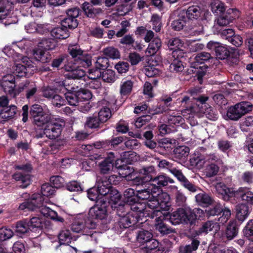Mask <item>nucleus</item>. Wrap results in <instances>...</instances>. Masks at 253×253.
<instances>
[{"label":"nucleus","instance_id":"f704fd0d","mask_svg":"<svg viewBox=\"0 0 253 253\" xmlns=\"http://www.w3.org/2000/svg\"><path fill=\"white\" fill-rule=\"evenodd\" d=\"M218 228V225L215 222L209 221L205 223L202 226L196 231V235H199L202 233L207 234L213 229L216 231Z\"/></svg>","mask_w":253,"mask_h":253},{"label":"nucleus","instance_id":"423d86ee","mask_svg":"<svg viewBox=\"0 0 253 253\" xmlns=\"http://www.w3.org/2000/svg\"><path fill=\"white\" fill-rule=\"evenodd\" d=\"M203 113L206 117L211 120H215L217 118V112L216 110L209 105H205V108L201 109L200 105H193L187 107L181 111V114L185 116V114H195Z\"/></svg>","mask_w":253,"mask_h":253},{"label":"nucleus","instance_id":"37998d69","mask_svg":"<svg viewBox=\"0 0 253 253\" xmlns=\"http://www.w3.org/2000/svg\"><path fill=\"white\" fill-rule=\"evenodd\" d=\"M176 143L174 139L165 138L158 142V148L164 149L166 151H169L172 149V146Z\"/></svg>","mask_w":253,"mask_h":253},{"label":"nucleus","instance_id":"09e8293b","mask_svg":"<svg viewBox=\"0 0 253 253\" xmlns=\"http://www.w3.org/2000/svg\"><path fill=\"white\" fill-rule=\"evenodd\" d=\"M187 21V18L184 14H180L176 19L171 23L172 28L176 31H180L183 29Z\"/></svg>","mask_w":253,"mask_h":253},{"label":"nucleus","instance_id":"4be33fe9","mask_svg":"<svg viewBox=\"0 0 253 253\" xmlns=\"http://www.w3.org/2000/svg\"><path fill=\"white\" fill-rule=\"evenodd\" d=\"M17 113V107L15 105H10L2 109L0 112V117L3 121L6 122L15 117Z\"/></svg>","mask_w":253,"mask_h":253},{"label":"nucleus","instance_id":"473e14b6","mask_svg":"<svg viewBox=\"0 0 253 253\" xmlns=\"http://www.w3.org/2000/svg\"><path fill=\"white\" fill-rule=\"evenodd\" d=\"M57 46L56 41L51 38L43 39L38 43V47L46 51L52 50Z\"/></svg>","mask_w":253,"mask_h":253},{"label":"nucleus","instance_id":"f8f14e48","mask_svg":"<svg viewBox=\"0 0 253 253\" xmlns=\"http://www.w3.org/2000/svg\"><path fill=\"white\" fill-rule=\"evenodd\" d=\"M45 135L49 139H54L61 134L62 125L55 121H51L44 127Z\"/></svg>","mask_w":253,"mask_h":253},{"label":"nucleus","instance_id":"9d476101","mask_svg":"<svg viewBox=\"0 0 253 253\" xmlns=\"http://www.w3.org/2000/svg\"><path fill=\"white\" fill-rule=\"evenodd\" d=\"M96 226V223L92 220L88 219L84 221L83 220L75 221L72 226L73 232L80 233L83 235H91L90 229H93Z\"/></svg>","mask_w":253,"mask_h":253},{"label":"nucleus","instance_id":"c85d7f7f","mask_svg":"<svg viewBox=\"0 0 253 253\" xmlns=\"http://www.w3.org/2000/svg\"><path fill=\"white\" fill-rule=\"evenodd\" d=\"M136 195L137 199V203L139 204H144L145 206H150L148 202H146L147 200L151 198L150 189L149 188L142 190H138Z\"/></svg>","mask_w":253,"mask_h":253},{"label":"nucleus","instance_id":"5fc2aeb1","mask_svg":"<svg viewBox=\"0 0 253 253\" xmlns=\"http://www.w3.org/2000/svg\"><path fill=\"white\" fill-rule=\"evenodd\" d=\"M140 173L144 175L143 177L145 180L152 182V179L154 178L151 175L152 173L155 172V168L151 166L147 167H145L140 170Z\"/></svg>","mask_w":253,"mask_h":253},{"label":"nucleus","instance_id":"6e6d98bb","mask_svg":"<svg viewBox=\"0 0 253 253\" xmlns=\"http://www.w3.org/2000/svg\"><path fill=\"white\" fill-rule=\"evenodd\" d=\"M167 45L170 50H175L180 49L183 45V42L178 38H173L167 42Z\"/></svg>","mask_w":253,"mask_h":253},{"label":"nucleus","instance_id":"f03ea898","mask_svg":"<svg viewBox=\"0 0 253 253\" xmlns=\"http://www.w3.org/2000/svg\"><path fill=\"white\" fill-rule=\"evenodd\" d=\"M55 191L54 187L49 183H45L41 187V193L42 195L39 193H35L30 195L28 193H24L22 197L25 199V202L20 206H46L47 204H53L49 200L48 197L52 195Z\"/></svg>","mask_w":253,"mask_h":253},{"label":"nucleus","instance_id":"58836bf2","mask_svg":"<svg viewBox=\"0 0 253 253\" xmlns=\"http://www.w3.org/2000/svg\"><path fill=\"white\" fill-rule=\"evenodd\" d=\"M30 230L28 221L24 220L18 222L15 226V232L18 236L27 233Z\"/></svg>","mask_w":253,"mask_h":253},{"label":"nucleus","instance_id":"6ab92c4d","mask_svg":"<svg viewBox=\"0 0 253 253\" xmlns=\"http://www.w3.org/2000/svg\"><path fill=\"white\" fill-rule=\"evenodd\" d=\"M104 196L106 198V204L108 203L110 206L117 204L119 206L120 203H123V200H121L122 196L121 194L115 188L112 189L108 193Z\"/></svg>","mask_w":253,"mask_h":253},{"label":"nucleus","instance_id":"2eb2a0df","mask_svg":"<svg viewBox=\"0 0 253 253\" xmlns=\"http://www.w3.org/2000/svg\"><path fill=\"white\" fill-rule=\"evenodd\" d=\"M64 68L65 71L69 72L68 76L72 79H80L85 75V72L84 70L70 65V62L65 64Z\"/></svg>","mask_w":253,"mask_h":253},{"label":"nucleus","instance_id":"ea45409f","mask_svg":"<svg viewBox=\"0 0 253 253\" xmlns=\"http://www.w3.org/2000/svg\"><path fill=\"white\" fill-rule=\"evenodd\" d=\"M238 233V228L237 227L236 222L231 221L228 225L225 232V236L228 240H231L235 238Z\"/></svg>","mask_w":253,"mask_h":253},{"label":"nucleus","instance_id":"ddd939ff","mask_svg":"<svg viewBox=\"0 0 253 253\" xmlns=\"http://www.w3.org/2000/svg\"><path fill=\"white\" fill-rule=\"evenodd\" d=\"M96 188L98 190L99 194L104 196L114 188L108 182V177L104 175H98L96 177Z\"/></svg>","mask_w":253,"mask_h":253},{"label":"nucleus","instance_id":"c9c22d12","mask_svg":"<svg viewBox=\"0 0 253 253\" xmlns=\"http://www.w3.org/2000/svg\"><path fill=\"white\" fill-rule=\"evenodd\" d=\"M13 178L16 181H21L22 185L20 187L22 188H26L31 183L30 175L27 173L17 172L13 175Z\"/></svg>","mask_w":253,"mask_h":253},{"label":"nucleus","instance_id":"052dcab7","mask_svg":"<svg viewBox=\"0 0 253 253\" xmlns=\"http://www.w3.org/2000/svg\"><path fill=\"white\" fill-rule=\"evenodd\" d=\"M111 116V111L107 107H103L98 113V118L102 124L106 122Z\"/></svg>","mask_w":253,"mask_h":253},{"label":"nucleus","instance_id":"bb28decb","mask_svg":"<svg viewBox=\"0 0 253 253\" xmlns=\"http://www.w3.org/2000/svg\"><path fill=\"white\" fill-rule=\"evenodd\" d=\"M190 165L192 166L196 167L199 169L203 168L206 159L204 155L200 153H194L189 160Z\"/></svg>","mask_w":253,"mask_h":253},{"label":"nucleus","instance_id":"b1692460","mask_svg":"<svg viewBox=\"0 0 253 253\" xmlns=\"http://www.w3.org/2000/svg\"><path fill=\"white\" fill-rule=\"evenodd\" d=\"M124 140L122 136H119L113 138L111 140L100 142L96 145L97 148L110 149L111 147H114L122 143Z\"/></svg>","mask_w":253,"mask_h":253},{"label":"nucleus","instance_id":"cd10ccee","mask_svg":"<svg viewBox=\"0 0 253 253\" xmlns=\"http://www.w3.org/2000/svg\"><path fill=\"white\" fill-rule=\"evenodd\" d=\"M190 149L186 146H179L173 150V155L175 158L185 160L189 154Z\"/></svg>","mask_w":253,"mask_h":253},{"label":"nucleus","instance_id":"2f4dec72","mask_svg":"<svg viewBox=\"0 0 253 253\" xmlns=\"http://www.w3.org/2000/svg\"><path fill=\"white\" fill-rule=\"evenodd\" d=\"M185 188L192 192H195L197 190V187L190 182L183 175L182 171L175 177Z\"/></svg>","mask_w":253,"mask_h":253},{"label":"nucleus","instance_id":"e2e57ef3","mask_svg":"<svg viewBox=\"0 0 253 253\" xmlns=\"http://www.w3.org/2000/svg\"><path fill=\"white\" fill-rule=\"evenodd\" d=\"M219 169V167L214 164L211 163L206 167L205 169L206 175L208 177H211L216 175Z\"/></svg>","mask_w":253,"mask_h":253},{"label":"nucleus","instance_id":"79ce46f5","mask_svg":"<svg viewBox=\"0 0 253 253\" xmlns=\"http://www.w3.org/2000/svg\"><path fill=\"white\" fill-rule=\"evenodd\" d=\"M102 53L107 59H119L121 56L119 50L113 46H109L104 48Z\"/></svg>","mask_w":253,"mask_h":253},{"label":"nucleus","instance_id":"13d9d810","mask_svg":"<svg viewBox=\"0 0 253 253\" xmlns=\"http://www.w3.org/2000/svg\"><path fill=\"white\" fill-rule=\"evenodd\" d=\"M195 62L202 64L205 62L211 60H216L215 59L213 58L211 54L206 52H201L198 53L194 58Z\"/></svg>","mask_w":253,"mask_h":253},{"label":"nucleus","instance_id":"39448f33","mask_svg":"<svg viewBox=\"0 0 253 253\" xmlns=\"http://www.w3.org/2000/svg\"><path fill=\"white\" fill-rule=\"evenodd\" d=\"M252 109L253 105L250 103L241 102L228 108L227 117L231 120L238 121Z\"/></svg>","mask_w":253,"mask_h":253},{"label":"nucleus","instance_id":"49530a36","mask_svg":"<svg viewBox=\"0 0 253 253\" xmlns=\"http://www.w3.org/2000/svg\"><path fill=\"white\" fill-rule=\"evenodd\" d=\"M201 9L198 6L193 5L188 7L186 12V18L197 19L201 15Z\"/></svg>","mask_w":253,"mask_h":253},{"label":"nucleus","instance_id":"9b49d317","mask_svg":"<svg viewBox=\"0 0 253 253\" xmlns=\"http://www.w3.org/2000/svg\"><path fill=\"white\" fill-rule=\"evenodd\" d=\"M239 15V10L236 9L229 8L217 19V24L222 26H226L232 22L233 20L238 18Z\"/></svg>","mask_w":253,"mask_h":253},{"label":"nucleus","instance_id":"1a4fd4ad","mask_svg":"<svg viewBox=\"0 0 253 253\" xmlns=\"http://www.w3.org/2000/svg\"><path fill=\"white\" fill-rule=\"evenodd\" d=\"M174 180L167 175L166 173H162L154 177L152 179V184L156 186L157 188L168 187L170 185L169 188L171 191H177V187L175 185H171L174 183Z\"/></svg>","mask_w":253,"mask_h":253},{"label":"nucleus","instance_id":"0eeeda50","mask_svg":"<svg viewBox=\"0 0 253 253\" xmlns=\"http://www.w3.org/2000/svg\"><path fill=\"white\" fill-rule=\"evenodd\" d=\"M58 86L61 87L60 89V93L65 94V98L70 105L77 106L78 105L79 99L78 92L74 87L70 88L67 81L59 82Z\"/></svg>","mask_w":253,"mask_h":253},{"label":"nucleus","instance_id":"8fccbe9b","mask_svg":"<svg viewBox=\"0 0 253 253\" xmlns=\"http://www.w3.org/2000/svg\"><path fill=\"white\" fill-rule=\"evenodd\" d=\"M207 253H237L236 250L231 248L229 249L223 248L220 246L211 245L210 246Z\"/></svg>","mask_w":253,"mask_h":253},{"label":"nucleus","instance_id":"c03bdc74","mask_svg":"<svg viewBox=\"0 0 253 253\" xmlns=\"http://www.w3.org/2000/svg\"><path fill=\"white\" fill-rule=\"evenodd\" d=\"M60 244L69 245L73 239L71 232L69 230L64 229L60 231L58 235Z\"/></svg>","mask_w":253,"mask_h":253},{"label":"nucleus","instance_id":"3c124183","mask_svg":"<svg viewBox=\"0 0 253 253\" xmlns=\"http://www.w3.org/2000/svg\"><path fill=\"white\" fill-rule=\"evenodd\" d=\"M31 231H42L43 227L42 220L41 218L37 217L32 218L29 221H28Z\"/></svg>","mask_w":253,"mask_h":253},{"label":"nucleus","instance_id":"0e129e2a","mask_svg":"<svg viewBox=\"0 0 253 253\" xmlns=\"http://www.w3.org/2000/svg\"><path fill=\"white\" fill-rule=\"evenodd\" d=\"M59 87L61 88L60 86ZM60 89L61 88H52L49 86L44 87L42 90L43 96L46 98L51 99L54 96L55 93L58 92V90H59V92H60Z\"/></svg>","mask_w":253,"mask_h":253},{"label":"nucleus","instance_id":"4468645a","mask_svg":"<svg viewBox=\"0 0 253 253\" xmlns=\"http://www.w3.org/2000/svg\"><path fill=\"white\" fill-rule=\"evenodd\" d=\"M87 196L89 200L95 202V204L94 206L106 204V197L99 194L98 190L96 187H92L87 190Z\"/></svg>","mask_w":253,"mask_h":253},{"label":"nucleus","instance_id":"de8ad7c7","mask_svg":"<svg viewBox=\"0 0 253 253\" xmlns=\"http://www.w3.org/2000/svg\"><path fill=\"white\" fill-rule=\"evenodd\" d=\"M241 194L242 200L247 202V204L253 205V193L249 191L246 187H241L239 188L238 191Z\"/></svg>","mask_w":253,"mask_h":253},{"label":"nucleus","instance_id":"864d4df0","mask_svg":"<svg viewBox=\"0 0 253 253\" xmlns=\"http://www.w3.org/2000/svg\"><path fill=\"white\" fill-rule=\"evenodd\" d=\"M250 213L249 207H237L236 217L243 222L248 217Z\"/></svg>","mask_w":253,"mask_h":253},{"label":"nucleus","instance_id":"aec40b11","mask_svg":"<svg viewBox=\"0 0 253 253\" xmlns=\"http://www.w3.org/2000/svg\"><path fill=\"white\" fill-rule=\"evenodd\" d=\"M89 215L92 218L100 220L108 216L106 207H92L89 210Z\"/></svg>","mask_w":253,"mask_h":253},{"label":"nucleus","instance_id":"f3484780","mask_svg":"<svg viewBox=\"0 0 253 253\" xmlns=\"http://www.w3.org/2000/svg\"><path fill=\"white\" fill-rule=\"evenodd\" d=\"M119 161H120L115 162V167L119 170V174L125 177L127 181L129 180L131 177L136 173L133 168L126 165H118Z\"/></svg>","mask_w":253,"mask_h":253},{"label":"nucleus","instance_id":"603ef678","mask_svg":"<svg viewBox=\"0 0 253 253\" xmlns=\"http://www.w3.org/2000/svg\"><path fill=\"white\" fill-rule=\"evenodd\" d=\"M102 124L99 118L95 116H92L86 118L85 126L90 128H97L100 127V125Z\"/></svg>","mask_w":253,"mask_h":253},{"label":"nucleus","instance_id":"bf43d9fd","mask_svg":"<svg viewBox=\"0 0 253 253\" xmlns=\"http://www.w3.org/2000/svg\"><path fill=\"white\" fill-rule=\"evenodd\" d=\"M63 27L72 29L76 28L78 25V22L76 18L67 17L61 22Z\"/></svg>","mask_w":253,"mask_h":253},{"label":"nucleus","instance_id":"c756f323","mask_svg":"<svg viewBox=\"0 0 253 253\" xmlns=\"http://www.w3.org/2000/svg\"><path fill=\"white\" fill-rule=\"evenodd\" d=\"M42 208L40 209V211L41 213L44 216L49 217L50 218L61 222H63L64 220V219L58 216L57 213L54 211L51 210L48 207H40Z\"/></svg>","mask_w":253,"mask_h":253},{"label":"nucleus","instance_id":"5701e85b","mask_svg":"<svg viewBox=\"0 0 253 253\" xmlns=\"http://www.w3.org/2000/svg\"><path fill=\"white\" fill-rule=\"evenodd\" d=\"M34 55L37 60L43 63H47L51 59V55L48 51L39 47L34 50Z\"/></svg>","mask_w":253,"mask_h":253},{"label":"nucleus","instance_id":"a19ab883","mask_svg":"<svg viewBox=\"0 0 253 253\" xmlns=\"http://www.w3.org/2000/svg\"><path fill=\"white\" fill-rule=\"evenodd\" d=\"M51 36L56 39H64L68 38L69 36V33L66 28L63 27H56L51 30Z\"/></svg>","mask_w":253,"mask_h":253},{"label":"nucleus","instance_id":"f257e3e1","mask_svg":"<svg viewBox=\"0 0 253 253\" xmlns=\"http://www.w3.org/2000/svg\"><path fill=\"white\" fill-rule=\"evenodd\" d=\"M205 213L203 210L199 208H194L193 210L189 208L179 209L170 215L169 214L168 218L173 225L180 223L192 224L196 220L203 217Z\"/></svg>","mask_w":253,"mask_h":253},{"label":"nucleus","instance_id":"774afa93","mask_svg":"<svg viewBox=\"0 0 253 253\" xmlns=\"http://www.w3.org/2000/svg\"><path fill=\"white\" fill-rule=\"evenodd\" d=\"M30 113L33 119L45 113L42 107L39 104H34L30 108Z\"/></svg>","mask_w":253,"mask_h":253},{"label":"nucleus","instance_id":"6e6552de","mask_svg":"<svg viewBox=\"0 0 253 253\" xmlns=\"http://www.w3.org/2000/svg\"><path fill=\"white\" fill-rule=\"evenodd\" d=\"M169 212L168 210L163 209L162 210H156L152 214V218L156 217L155 226L156 229L160 233L164 234H167L170 232V229L163 223V220L168 218Z\"/></svg>","mask_w":253,"mask_h":253},{"label":"nucleus","instance_id":"4d7b16f0","mask_svg":"<svg viewBox=\"0 0 253 253\" xmlns=\"http://www.w3.org/2000/svg\"><path fill=\"white\" fill-rule=\"evenodd\" d=\"M101 77L104 82L108 83H114L116 80L115 71L110 69L103 71Z\"/></svg>","mask_w":253,"mask_h":253},{"label":"nucleus","instance_id":"680f3d73","mask_svg":"<svg viewBox=\"0 0 253 253\" xmlns=\"http://www.w3.org/2000/svg\"><path fill=\"white\" fill-rule=\"evenodd\" d=\"M211 8L212 11L217 15H221L225 10L224 4L219 1H216L211 3Z\"/></svg>","mask_w":253,"mask_h":253},{"label":"nucleus","instance_id":"412c9836","mask_svg":"<svg viewBox=\"0 0 253 253\" xmlns=\"http://www.w3.org/2000/svg\"><path fill=\"white\" fill-rule=\"evenodd\" d=\"M114 161V154L110 153V156L99 164L101 173L106 174L112 170L114 166L113 162Z\"/></svg>","mask_w":253,"mask_h":253},{"label":"nucleus","instance_id":"7ed1b4c3","mask_svg":"<svg viewBox=\"0 0 253 253\" xmlns=\"http://www.w3.org/2000/svg\"><path fill=\"white\" fill-rule=\"evenodd\" d=\"M68 51L78 67L87 68L91 64V56L77 44H70Z\"/></svg>","mask_w":253,"mask_h":253},{"label":"nucleus","instance_id":"393cba45","mask_svg":"<svg viewBox=\"0 0 253 253\" xmlns=\"http://www.w3.org/2000/svg\"><path fill=\"white\" fill-rule=\"evenodd\" d=\"M216 191L222 196L224 201H228L231 195H233V191L227 187L226 185L222 182L217 183L215 185Z\"/></svg>","mask_w":253,"mask_h":253},{"label":"nucleus","instance_id":"dca6fc26","mask_svg":"<svg viewBox=\"0 0 253 253\" xmlns=\"http://www.w3.org/2000/svg\"><path fill=\"white\" fill-rule=\"evenodd\" d=\"M137 199L136 195H135L134 189L128 188L124 193L123 203H120L119 206H125L126 205L132 206L137 203Z\"/></svg>","mask_w":253,"mask_h":253},{"label":"nucleus","instance_id":"72a5a7b5","mask_svg":"<svg viewBox=\"0 0 253 253\" xmlns=\"http://www.w3.org/2000/svg\"><path fill=\"white\" fill-rule=\"evenodd\" d=\"M51 120V116L45 113L34 118L33 123L37 126L42 127L46 126Z\"/></svg>","mask_w":253,"mask_h":253},{"label":"nucleus","instance_id":"20e7f679","mask_svg":"<svg viewBox=\"0 0 253 253\" xmlns=\"http://www.w3.org/2000/svg\"><path fill=\"white\" fill-rule=\"evenodd\" d=\"M131 211L126 215H122L120 220V225L123 228H127L134 225L140 220H143L144 217H147L149 213L143 209H139L137 207H132Z\"/></svg>","mask_w":253,"mask_h":253},{"label":"nucleus","instance_id":"a878e982","mask_svg":"<svg viewBox=\"0 0 253 253\" xmlns=\"http://www.w3.org/2000/svg\"><path fill=\"white\" fill-rule=\"evenodd\" d=\"M158 166L162 169H168L171 174L176 177L181 171L174 166L173 163H171L166 160H162L159 162Z\"/></svg>","mask_w":253,"mask_h":253},{"label":"nucleus","instance_id":"e433bc0d","mask_svg":"<svg viewBox=\"0 0 253 253\" xmlns=\"http://www.w3.org/2000/svg\"><path fill=\"white\" fill-rule=\"evenodd\" d=\"M195 199L197 203L199 204H203L211 205L215 204V202L209 194L204 192L197 194L195 196Z\"/></svg>","mask_w":253,"mask_h":253},{"label":"nucleus","instance_id":"a18cd8bd","mask_svg":"<svg viewBox=\"0 0 253 253\" xmlns=\"http://www.w3.org/2000/svg\"><path fill=\"white\" fill-rule=\"evenodd\" d=\"M1 85L6 93L13 97H16L15 83L5 81V82H1Z\"/></svg>","mask_w":253,"mask_h":253},{"label":"nucleus","instance_id":"a211bd4d","mask_svg":"<svg viewBox=\"0 0 253 253\" xmlns=\"http://www.w3.org/2000/svg\"><path fill=\"white\" fill-rule=\"evenodd\" d=\"M82 8L85 15L89 18H94L103 12L101 8H95L87 2H85L83 4Z\"/></svg>","mask_w":253,"mask_h":253},{"label":"nucleus","instance_id":"4c0bfd02","mask_svg":"<svg viewBox=\"0 0 253 253\" xmlns=\"http://www.w3.org/2000/svg\"><path fill=\"white\" fill-rule=\"evenodd\" d=\"M153 238L152 234L147 230H141L138 232L136 240L141 245L147 244Z\"/></svg>","mask_w":253,"mask_h":253},{"label":"nucleus","instance_id":"338daca9","mask_svg":"<svg viewBox=\"0 0 253 253\" xmlns=\"http://www.w3.org/2000/svg\"><path fill=\"white\" fill-rule=\"evenodd\" d=\"M132 86L133 82L130 80L124 82L121 86L120 93L123 95L129 94L131 91Z\"/></svg>","mask_w":253,"mask_h":253},{"label":"nucleus","instance_id":"69168bd1","mask_svg":"<svg viewBox=\"0 0 253 253\" xmlns=\"http://www.w3.org/2000/svg\"><path fill=\"white\" fill-rule=\"evenodd\" d=\"M215 54L216 58L223 60L227 58L229 56L230 52L227 48L220 44L218 48L216 49Z\"/></svg>","mask_w":253,"mask_h":253},{"label":"nucleus","instance_id":"7c9ffc66","mask_svg":"<svg viewBox=\"0 0 253 253\" xmlns=\"http://www.w3.org/2000/svg\"><path fill=\"white\" fill-rule=\"evenodd\" d=\"M162 42L160 39L154 38L149 43L146 50V53L149 56H152L156 54L161 48Z\"/></svg>","mask_w":253,"mask_h":253}]
</instances>
